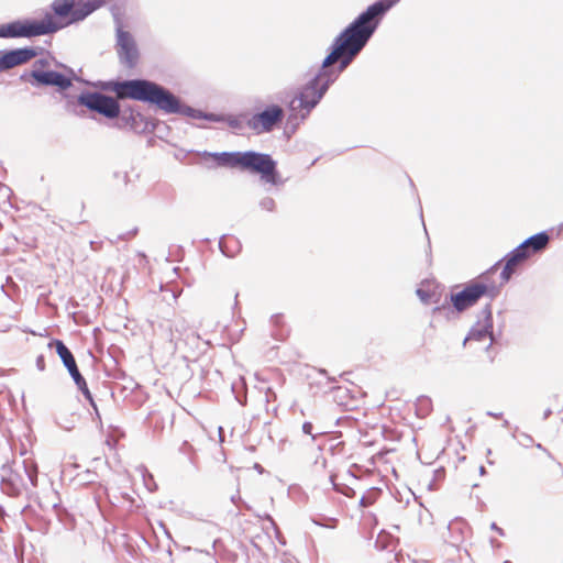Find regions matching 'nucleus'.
Returning a JSON list of instances; mask_svg holds the SVG:
<instances>
[{
    "instance_id": "nucleus-1",
    "label": "nucleus",
    "mask_w": 563,
    "mask_h": 563,
    "mask_svg": "<svg viewBox=\"0 0 563 563\" xmlns=\"http://www.w3.org/2000/svg\"><path fill=\"white\" fill-rule=\"evenodd\" d=\"M399 0H378L361 13L335 38L331 53L324 58L320 71L290 101V109L306 117L320 101L334 80L330 66L340 62V71L345 69L361 52L377 29L385 13Z\"/></svg>"
},
{
    "instance_id": "nucleus-2",
    "label": "nucleus",
    "mask_w": 563,
    "mask_h": 563,
    "mask_svg": "<svg viewBox=\"0 0 563 563\" xmlns=\"http://www.w3.org/2000/svg\"><path fill=\"white\" fill-rule=\"evenodd\" d=\"M109 89L118 99H132L155 104L166 113L183 111L179 100L168 90L155 82L144 79L112 81Z\"/></svg>"
},
{
    "instance_id": "nucleus-3",
    "label": "nucleus",
    "mask_w": 563,
    "mask_h": 563,
    "mask_svg": "<svg viewBox=\"0 0 563 563\" xmlns=\"http://www.w3.org/2000/svg\"><path fill=\"white\" fill-rule=\"evenodd\" d=\"M498 265L465 284L460 291L451 294L450 300L456 311H465L475 306L483 297L494 298L498 294V285L495 280Z\"/></svg>"
},
{
    "instance_id": "nucleus-4",
    "label": "nucleus",
    "mask_w": 563,
    "mask_h": 563,
    "mask_svg": "<svg viewBox=\"0 0 563 563\" xmlns=\"http://www.w3.org/2000/svg\"><path fill=\"white\" fill-rule=\"evenodd\" d=\"M60 26L51 15L41 21H14L0 25V37H33L56 32Z\"/></svg>"
},
{
    "instance_id": "nucleus-5",
    "label": "nucleus",
    "mask_w": 563,
    "mask_h": 563,
    "mask_svg": "<svg viewBox=\"0 0 563 563\" xmlns=\"http://www.w3.org/2000/svg\"><path fill=\"white\" fill-rule=\"evenodd\" d=\"M240 169L260 174L264 180L275 183L276 164L268 154L242 152Z\"/></svg>"
},
{
    "instance_id": "nucleus-6",
    "label": "nucleus",
    "mask_w": 563,
    "mask_h": 563,
    "mask_svg": "<svg viewBox=\"0 0 563 563\" xmlns=\"http://www.w3.org/2000/svg\"><path fill=\"white\" fill-rule=\"evenodd\" d=\"M52 9L57 16L68 18L67 23H73L84 20L96 7L89 2L76 0H55Z\"/></svg>"
},
{
    "instance_id": "nucleus-7",
    "label": "nucleus",
    "mask_w": 563,
    "mask_h": 563,
    "mask_svg": "<svg viewBox=\"0 0 563 563\" xmlns=\"http://www.w3.org/2000/svg\"><path fill=\"white\" fill-rule=\"evenodd\" d=\"M80 103L109 119H114L120 114V106L117 99L99 92L81 96Z\"/></svg>"
},
{
    "instance_id": "nucleus-8",
    "label": "nucleus",
    "mask_w": 563,
    "mask_h": 563,
    "mask_svg": "<svg viewBox=\"0 0 563 563\" xmlns=\"http://www.w3.org/2000/svg\"><path fill=\"white\" fill-rule=\"evenodd\" d=\"M284 118V111L279 106H271L264 111L254 114L249 121L247 126L256 133H265L273 130Z\"/></svg>"
},
{
    "instance_id": "nucleus-9",
    "label": "nucleus",
    "mask_w": 563,
    "mask_h": 563,
    "mask_svg": "<svg viewBox=\"0 0 563 563\" xmlns=\"http://www.w3.org/2000/svg\"><path fill=\"white\" fill-rule=\"evenodd\" d=\"M117 53L120 62L128 68L137 64L139 51L133 36L122 29L117 32Z\"/></svg>"
},
{
    "instance_id": "nucleus-10",
    "label": "nucleus",
    "mask_w": 563,
    "mask_h": 563,
    "mask_svg": "<svg viewBox=\"0 0 563 563\" xmlns=\"http://www.w3.org/2000/svg\"><path fill=\"white\" fill-rule=\"evenodd\" d=\"M35 56L32 48H19L0 54V71L23 65Z\"/></svg>"
},
{
    "instance_id": "nucleus-11",
    "label": "nucleus",
    "mask_w": 563,
    "mask_h": 563,
    "mask_svg": "<svg viewBox=\"0 0 563 563\" xmlns=\"http://www.w3.org/2000/svg\"><path fill=\"white\" fill-rule=\"evenodd\" d=\"M527 256L519 251V247H516L506 258V263L504 265V268L500 273V280L497 283L498 289L500 286L506 284L511 275L516 273L522 264L527 261Z\"/></svg>"
},
{
    "instance_id": "nucleus-12",
    "label": "nucleus",
    "mask_w": 563,
    "mask_h": 563,
    "mask_svg": "<svg viewBox=\"0 0 563 563\" xmlns=\"http://www.w3.org/2000/svg\"><path fill=\"white\" fill-rule=\"evenodd\" d=\"M32 77L41 85L56 86L60 89H67L71 86V80L57 71L33 70Z\"/></svg>"
},
{
    "instance_id": "nucleus-13",
    "label": "nucleus",
    "mask_w": 563,
    "mask_h": 563,
    "mask_svg": "<svg viewBox=\"0 0 563 563\" xmlns=\"http://www.w3.org/2000/svg\"><path fill=\"white\" fill-rule=\"evenodd\" d=\"M492 325L484 324L473 328L464 340V344H472L473 342L483 343L484 349H488L493 343Z\"/></svg>"
},
{
    "instance_id": "nucleus-14",
    "label": "nucleus",
    "mask_w": 563,
    "mask_h": 563,
    "mask_svg": "<svg viewBox=\"0 0 563 563\" xmlns=\"http://www.w3.org/2000/svg\"><path fill=\"white\" fill-rule=\"evenodd\" d=\"M549 243V235L545 232L538 233L523 243H521L518 247L519 251L522 252L527 258H529L532 254L545 249Z\"/></svg>"
},
{
    "instance_id": "nucleus-15",
    "label": "nucleus",
    "mask_w": 563,
    "mask_h": 563,
    "mask_svg": "<svg viewBox=\"0 0 563 563\" xmlns=\"http://www.w3.org/2000/svg\"><path fill=\"white\" fill-rule=\"evenodd\" d=\"M241 156L242 152H223L212 154V159L218 166L240 169Z\"/></svg>"
},
{
    "instance_id": "nucleus-16",
    "label": "nucleus",
    "mask_w": 563,
    "mask_h": 563,
    "mask_svg": "<svg viewBox=\"0 0 563 563\" xmlns=\"http://www.w3.org/2000/svg\"><path fill=\"white\" fill-rule=\"evenodd\" d=\"M49 346H55L56 353L62 358L65 367L70 371L75 367H77L75 357L73 353L68 350V347L64 344L60 340H53L49 344Z\"/></svg>"
},
{
    "instance_id": "nucleus-17",
    "label": "nucleus",
    "mask_w": 563,
    "mask_h": 563,
    "mask_svg": "<svg viewBox=\"0 0 563 563\" xmlns=\"http://www.w3.org/2000/svg\"><path fill=\"white\" fill-rule=\"evenodd\" d=\"M70 376L73 377V379L75 380L76 385L78 386V388L82 391V394L85 395V397L90 401L92 402V396H91V393L90 390L88 389V386H87V383L85 380V378L81 376L78 367H75L70 371H68Z\"/></svg>"
},
{
    "instance_id": "nucleus-18",
    "label": "nucleus",
    "mask_w": 563,
    "mask_h": 563,
    "mask_svg": "<svg viewBox=\"0 0 563 563\" xmlns=\"http://www.w3.org/2000/svg\"><path fill=\"white\" fill-rule=\"evenodd\" d=\"M312 423L311 422H305L302 426V430L306 434H312Z\"/></svg>"
},
{
    "instance_id": "nucleus-19",
    "label": "nucleus",
    "mask_w": 563,
    "mask_h": 563,
    "mask_svg": "<svg viewBox=\"0 0 563 563\" xmlns=\"http://www.w3.org/2000/svg\"><path fill=\"white\" fill-rule=\"evenodd\" d=\"M37 366L40 367V369H44L45 368V363H44V357L43 356H40L37 358Z\"/></svg>"
},
{
    "instance_id": "nucleus-20",
    "label": "nucleus",
    "mask_w": 563,
    "mask_h": 563,
    "mask_svg": "<svg viewBox=\"0 0 563 563\" xmlns=\"http://www.w3.org/2000/svg\"><path fill=\"white\" fill-rule=\"evenodd\" d=\"M360 503H361V505H362L363 507H367V506L372 505V501H371V500H368V499H366V498H364V497L361 499V501H360Z\"/></svg>"
},
{
    "instance_id": "nucleus-21",
    "label": "nucleus",
    "mask_w": 563,
    "mask_h": 563,
    "mask_svg": "<svg viewBox=\"0 0 563 563\" xmlns=\"http://www.w3.org/2000/svg\"><path fill=\"white\" fill-rule=\"evenodd\" d=\"M548 459L551 461L553 465H555L561 471V464L555 462L551 456H548Z\"/></svg>"
},
{
    "instance_id": "nucleus-22",
    "label": "nucleus",
    "mask_w": 563,
    "mask_h": 563,
    "mask_svg": "<svg viewBox=\"0 0 563 563\" xmlns=\"http://www.w3.org/2000/svg\"><path fill=\"white\" fill-rule=\"evenodd\" d=\"M31 481H32V484L35 486L36 485V476L31 477Z\"/></svg>"
},
{
    "instance_id": "nucleus-23",
    "label": "nucleus",
    "mask_w": 563,
    "mask_h": 563,
    "mask_svg": "<svg viewBox=\"0 0 563 563\" xmlns=\"http://www.w3.org/2000/svg\"><path fill=\"white\" fill-rule=\"evenodd\" d=\"M417 294H418L420 297H422V290H420V289H419V290L417 291Z\"/></svg>"
}]
</instances>
